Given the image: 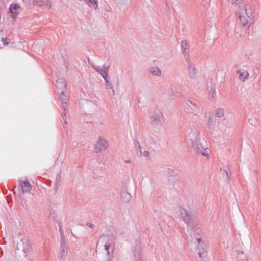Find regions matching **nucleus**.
<instances>
[{
  "mask_svg": "<svg viewBox=\"0 0 261 261\" xmlns=\"http://www.w3.org/2000/svg\"><path fill=\"white\" fill-rule=\"evenodd\" d=\"M41 1L42 0H34V2L39 6L42 7Z\"/></svg>",
  "mask_w": 261,
  "mask_h": 261,
  "instance_id": "4c0bfd02",
  "label": "nucleus"
},
{
  "mask_svg": "<svg viewBox=\"0 0 261 261\" xmlns=\"http://www.w3.org/2000/svg\"><path fill=\"white\" fill-rule=\"evenodd\" d=\"M65 123L66 124H67V122H66V121H65Z\"/></svg>",
  "mask_w": 261,
  "mask_h": 261,
  "instance_id": "49530a36",
  "label": "nucleus"
},
{
  "mask_svg": "<svg viewBox=\"0 0 261 261\" xmlns=\"http://www.w3.org/2000/svg\"><path fill=\"white\" fill-rule=\"evenodd\" d=\"M60 98L62 102L63 109L65 111L66 109L68 106L69 99L67 91H62V92L60 93Z\"/></svg>",
  "mask_w": 261,
  "mask_h": 261,
  "instance_id": "ddd939ff",
  "label": "nucleus"
},
{
  "mask_svg": "<svg viewBox=\"0 0 261 261\" xmlns=\"http://www.w3.org/2000/svg\"><path fill=\"white\" fill-rule=\"evenodd\" d=\"M42 6L43 5L45 6L48 9L50 8L51 5L50 3V0H42L41 1Z\"/></svg>",
  "mask_w": 261,
  "mask_h": 261,
  "instance_id": "c85d7f7f",
  "label": "nucleus"
},
{
  "mask_svg": "<svg viewBox=\"0 0 261 261\" xmlns=\"http://www.w3.org/2000/svg\"><path fill=\"white\" fill-rule=\"evenodd\" d=\"M181 220L186 224L187 226L191 227L190 235L191 238V241L198 244H200L202 241L201 239V229L198 228H192L193 226V216L191 211L186 210L185 207L179 206L178 211Z\"/></svg>",
  "mask_w": 261,
  "mask_h": 261,
  "instance_id": "f257e3e1",
  "label": "nucleus"
},
{
  "mask_svg": "<svg viewBox=\"0 0 261 261\" xmlns=\"http://www.w3.org/2000/svg\"><path fill=\"white\" fill-rule=\"evenodd\" d=\"M68 65H69V63H68L66 65V68H67V67H68Z\"/></svg>",
  "mask_w": 261,
  "mask_h": 261,
  "instance_id": "c03bdc74",
  "label": "nucleus"
},
{
  "mask_svg": "<svg viewBox=\"0 0 261 261\" xmlns=\"http://www.w3.org/2000/svg\"><path fill=\"white\" fill-rule=\"evenodd\" d=\"M187 62L189 64V66H188V70H189V71H192V70L195 71L196 69H195L194 65L193 64H192V63H190V60H189Z\"/></svg>",
  "mask_w": 261,
  "mask_h": 261,
  "instance_id": "2f4dec72",
  "label": "nucleus"
},
{
  "mask_svg": "<svg viewBox=\"0 0 261 261\" xmlns=\"http://www.w3.org/2000/svg\"><path fill=\"white\" fill-rule=\"evenodd\" d=\"M237 73L239 75V79L244 82L249 76V73L247 70L240 69L237 71Z\"/></svg>",
  "mask_w": 261,
  "mask_h": 261,
  "instance_id": "6ab92c4d",
  "label": "nucleus"
},
{
  "mask_svg": "<svg viewBox=\"0 0 261 261\" xmlns=\"http://www.w3.org/2000/svg\"><path fill=\"white\" fill-rule=\"evenodd\" d=\"M91 66L97 72L102 76L105 82H109L108 79V77H109L108 72L110 66L109 64L107 66L105 64L103 65V67H101V66H96L93 64L91 65Z\"/></svg>",
  "mask_w": 261,
  "mask_h": 261,
  "instance_id": "0eeeda50",
  "label": "nucleus"
},
{
  "mask_svg": "<svg viewBox=\"0 0 261 261\" xmlns=\"http://www.w3.org/2000/svg\"><path fill=\"white\" fill-rule=\"evenodd\" d=\"M189 103H190L194 108L193 109H192L191 113H193L194 115H197V112L199 110V108L197 106V105L193 101L188 100Z\"/></svg>",
  "mask_w": 261,
  "mask_h": 261,
  "instance_id": "a878e982",
  "label": "nucleus"
},
{
  "mask_svg": "<svg viewBox=\"0 0 261 261\" xmlns=\"http://www.w3.org/2000/svg\"><path fill=\"white\" fill-rule=\"evenodd\" d=\"M163 117V115L160 110L158 109H155L153 112L150 113V118L151 122L153 125H159L161 124V119Z\"/></svg>",
  "mask_w": 261,
  "mask_h": 261,
  "instance_id": "6e6552de",
  "label": "nucleus"
},
{
  "mask_svg": "<svg viewBox=\"0 0 261 261\" xmlns=\"http://www.w3.org/2000/svg\"><path fill=\"white\" fill-rule=\"evenodd\" d=\"M237 14L239 15L240 22L244 27L249 28L253 24V10L249 5H240Z\"/></svg>",
  "mask_w": 261,
  "mask_h": 261,
  "instance_id": "7ed1b4c3",
  "label": "nucleus"
},
{
  "mask_svg": "<svg viewBox=\"0 0 261 261\" xmlns=\"http://www.w3.org/2000/svg\"><path fill=\"white\" fill-rule=\"evenodd\" d=\"M150 72L153 74L159 76L161 74V71L158 67H151L150 68Z\"/></svg>",
  "mask_w": 261,
  "mask_h": 261,
  "instance_id": "393cba45",
  "label": "nucleus"
},
{
  "mask_svg": "<svg viewBox=\"0 0 261 261\" xmlns=\"http://www.w3.org/2000/svg\"><path fill=\"white\" fill-rule=\"evenodd\" d=\"M141 156H144L145 157H148L149 155V153L148 151H144L143 152L142 151V154H139Z\"/></svg>",
  "mask_w": 261,
  "mask_h": 261,
  "instance_id": "72a5a7b5",
  "label": "nucleus"
},
{
  "mask_svg": "<svg viewBox=\"0 0 261 261\" xmlns=\"http://www.w3.org/2000/svg\"><path fill=\"white\" fill-rule=\"evenodd\" d=\"M19 248L22 249V251L25 254V256L31 254L33 251L30 242L27 238H24L20 240L17 245V249H19Z\"/></svg>",
  "mask_w": 261,
  "mask_h": 261,
  "instance_id": "423d86ee",
  "label": "nucleus"
},
{
  "mask_svg": "<svg viewBox=\"0 0 261 261\" xmlns=\"http://www.w3.org/2000/svg\"><path fill=\"white\" fill-rule=\"evenodd\" d=\"M20 186L23 193H30L32 189V186L30 184L29 180H25L24 181H20Z\"/></svg>",
  "mask_w": 261,
  "mask_h": 261,
  "instance_id": "dca6fc26",
  "label": "nucleus"
},
{
  "mask_svg": "<svg viewBox=\"0 0 261 261\" xmlns=\"http://www.w3.org/2000/svg\"><path fill=\"white\" fill-rule=\"evenodd\" d=\"M181 95L180 94V92H176V93L175 94V96L176 97H179V96H180Z\"/></svg>",
  "mask_w": 261,
  "mask_h": 261,
  "instance_id": "a19ab883",
  "label": "nucleus"
},
{
  "mask_svg": "<svg viewBox=\"0 0 261 261\" xmlns=\"http://www.w3.org/2000/svg\"><path fill=\"white\" fill-rule=\"evenodd\" d=\"M8 39L7 38H2V40L5 45H8L9 42L8 41Z\"/></svg>",
  "mask_w": 261,
  "mask_h": 261,
  "instance_id": "c9c22d12",
  "label": "nucleus"
},
{
  "mask_svg": "<svg viewBox=\"0 0 261 261\" xmlns=\"http://www.w3.org/2000/svg\"><path fill=\"white\" fill-rule=\"evenodd\" d=\"M237 259L238 261H247L246 255L241 251L238 252Z\"/></svg>",
  "mask_w": 261,
  "mask_h": 261,
  "instance_id": "5701e85b",
  "label": "nucleus"
},
{
  "mask_svg": "<svg viewBox=\"0 0 261 261\" xmlns=\"http://www.w3.org/2000/svg\"><path fill=\"white\" fill-rule=\"evenodd\" d=\"M86 225L91 228H93V227H94V225L90 223H87Z\"/></svg>",
  "mask_w": 261,
  "mask_h": 261,
  "instance_id": "ea45409f",
  "label": "nucleus"
},
{
  "mask_svg": "<svg viewBox=\"0 0 261 261\" xmlns=\"http://www.w3.org/2000/svg\"><path fill=\"white\" fill-rule=\"evenodd\" d=\"M142 251L140 246L135 247L134 251V255L135 261H142Z\"/></svg>",
  "mask_w": 261,
  "mask_h": 261,
  "instance_id": "f3484780",
  "label": "nucleus"
},
{
  "mask_svg": "<svg viewBox=\"0 0 261 261\" xmlns=\"http://www.w3.org/2000/svg\"><path fill=\"white\" fill-rule=\"evenodd\" d=\"M216 84L214 83H210V85L207 86V90L208 92V97L210 99L215 98L216 97Z\"/></svg>",
  "mask_w": 261,
  "mask_h": 261,
  "instance_id": "4468645a",
  "label": "nucleus"
},
{
  "mask_svg": "<svg viewBox=\"0 0 261 261\" xmlns=\"http://www.w3.org/2000/svg\"><path fill=\"white\" fill-rule=\"evenodd\" d=\"M80 107L86 114L91 115L96 110V105L91 100L82 99L79 101Z\"/></svg>",
  "mask_w": 261,
  "mask_h": 261,
  "instance_id": "39448f33",
  "label": "nucleus"
},
{
  "mask_svg": "<svg viewBox=\"0 0 261 261\" xmlns=\"http://www.w3.org/2000/svg\"><path fill=\"white\" fill-rule=\"evenodd\" d=\"M20 7L17 4H12L9 8L10 12L12 14V17L14 20H16L17 15L19 13V9Z\"/></svg>",
  "mask_w": 261,
  "mask_h": 261,
  "instance_id": "2eb2a0df",
  "label": "nucleus"
},
{
  "mask_svg": "<svg viewBox=\"0 0 261 261\" xmlns=\"http://www.w3.org/2000/svg\"><path fill=\"white\" fill-rule=\"evenodd\" d=\"M88 1L90 3L93 4L95 10L98 9L97 0H88Z\"/></svg>",
  "mask_w": 261,
  "mask_h": 261,
  "instance_id": "7c9ffc66",
  "label": "nucleus"
},
{
  "mask_svg": "<svg viewBox=\"0 0 261 261\" xmlns=\"http://www.w3.org/2000/svg\"><path fill=\"white\" fill-rule=\"evenodd\" d=\"M115 236L112 235L109 240L107 241L105 245V251L102 253H99L97 257L99 261H110L113 256L114 248L111 247L112 244H114Z\"/></svg>",
  "mask_w": 261,
  "mask_h": 261,
  "instance_id": "20e7f679",
  "label": "nucleus"
},
{
  "mask_svg": "<svg viewBox=\"0 0 261 261\" xmlns=\"http://www.w3.org/2000/svg\"><path fill=\"white\" fill-rule=\"evenodd\" d=\"M106 87L108 89L109 94L111 96H114L115 95V90L113 85V83H106Z\"/></svg>",
  "mask_w": 261,
  "mask_h": 261,
  "instance_id": "4be33fe9",
  "label": "nucleus"
},
{
  "mask_svg": "<svg viewBox=\"0 0 261 261\" xmlns=\"http://www.w3.org/2000/svg\"><path fill=\"white\" fill-rule=\"evenodd\" d=\"M125 162L126 163H130V160H125Z\"/></svg>",
  "mask_w": 261,
  "mask_h": 261,
  "instance_id": "79ce46f5",
  "label": "nucleus"
},
{
  "mask_svg": "<svg viewBox=\"0 0 261 261\" xmlns=\"http://www.w3.org/2000/svg\"><path fill=\"white\" fill-rule=\"evenodd\" d=\"M109 144L108 141L99 137L98 141L95 145V148L97 151L105 150L108 147Z\"/></svg>",
  "mask_w": 261,
  "mask_h": 261,
  "instance_id": "1a4fd4ad",
  "label": "nucleus"
},
{
  "mask_svg": "<svg viewBox=\"0 0 261 261\" xmlns=\"http://www.w3.org/2000/svg\"><path fill=\"white\" fill-rule=\"evenodd\" d=\"M61 180V174H58L56 178V180L55 184V187L56 189V191H57L58 188L60 186V183Z\"/></svg>",
  "mask_w": 261,
  "mask_h": 261,
  "instance_id": "bb28decb",
  "label": "nucleus"
},
{
  "mask_svg": "<svg viewBox=\"0 0 261 261\" xmlns=\"http://www.w3.org/2000/svg\"><path fill=\"white\" fill-rule=\"evenodd\" d=\"M102 256V258H106V255H103V256Z\"/></svg>",
  "mask_w": 261,
  "mask_h": 261,
  "instance_id": "37998d69",
  "label": "nucleus"
},
{
  "mask_svg": "<svg viewBox=\"0 0 261 261\" xmlns=\"http://www.w3.org/2000/svg\"><path fill=\"white\" fill-rule=\"evenodd\" d=\"M120 4H124L128 2V0H117Z\"/></svg>",
  "mask_w": 261,
  "mask_h": 261,
  "instance_id": "58836bf2",
  "label": "nucleus"
},
{
  "mask_svg": "<svg viewBox=\"0 0 261 261\" xmlns=\"http://www.w3.org/2000/svg\"><path fill=\"white\" fill-rule=\"evenodd\" d=\"M189 74H190V77L192 79H195L197 76V73H196V70L195 71L192 70V71H189Z\"/></svg>",
  "mask_w": 261,
  "mask_h": 261,
  "instance_id": "473e14b6",
  "label": "nucleus"
},
{
  "mask_svg": "<svg viewBox=\"0 0 261 261\" xmlns=\"http://www.w3.org/2000/svg\"><path fill=\"white\" fill-rule=\"evenodd\" d=\"M181 48L182 53L184 54L186 61H188L190 59V50H189V44L188 42L186 40H184L181 42Z\"/></svg>",
  "mask_w": 261,
  "mask_h": 261,
  "instance_id": "9b49d317",
  "label": "nucleus"
},
{
  "mask_svg": "<svg viewBox=\"0 0 261 261\" xmlns=\"http://www.w3.org/2000/svg\"><path fill=\"white\" fill-rule=\"evenodd\" d=\"M187 139L191 141L193 148L197 153L201 154L203 156L209 155L210 150L207 147H204L200 142V133L198 129H194L191 130Z\"/></svg>",
  "mask_w": 261,
  "mask_h": 261,
  "instance_id": "f03ea898",
  "label": "nucleus"
},
{
  "mask_svg": "<svg viewBox=\"0 0 261 261\" xmlns=\"http://www.w3.org/2000/svg\"><path fill=\"white\" fill-rule=\"evenodd\" d=\"M56 87L59 93H61L62 91H67L66 83H56Z\"/></svg>",
  "mask_w": 261,
  "mask_h": 261,
  "instance_id": "aec40b11",
  "label": "nucleus"
},
{
  "mask_svg": "<svg viewBox=\"0 0 261 261\" xmlns=\"http://www.w3.org/2000/svg\"><path fill=\"white\" fill-rule=\"evenodd\" d=\"M134 145L136 148V153L139 154H142L141 147L140 142L137 140H135Z\"/></svg>",
  "mask_w": 261,
  "mask_h": 261,
  "instance_id": "b1692460",
  "label": "nucleus"
},
{
  "mask_svg": "<svg viewBox=\"0 0 261 261\" xmlns=\"http://www.w3.org/2000/svg\"><path fill=\"white\" fill-rule=\"evenodd\" d=\"M232 3H235L237 4H240L244 0H230Z\"/></svg>",
  "mask_w": 261,
  "mask_h": 261,
  "instance_id": "e433bc0d",
  "label": "nucleus"
},
{
  "mask_svg": "<svg viewBox=\"0 0 261 261\" xmlns=\"http://www.w3.org/2000/svg\"><path fill=\"white\" fill-rule=\"evenodd\" d=\"M121 197L125 202L128 201L132 198L131 195L126 191H122L121 193Z\"/></svg>",
  "mask_w": 261,
  "mask_h": 261,
  "instance_id": "412c9836",
  "label": "nucleus"
},
{
  "mask_svg": "<svg viewBox=\"0 0 261 261\" xmlns=\"http://www.w3.org/2000/svg\"><path fill=\"white\" fill-rule=\"evenodd\" d=\"M13 193H14V194H15L16 192H15V191H14V192H13Z\"/></svg>",
  "mask_w": 261,
  "mask_h": 261,
  "instance_id": "a18cd8bd",
  "label": "nucleus"
},
{
  "mask_svg": "<svg viewBox=\"0 0 261 261\" xmlns=\"http://www.w3.org/2000/svg\"><path fill=\"white\" fill-rule=\"evenodd\" d=\"M213 121V116L212 114H209L208 115V124H211Z\"/></svg>",
  "mask_w": 261,
  "mask_h": 261,
  "instance_id": "f704fd0d",
  "label": "nucleus"
},
{
  "mask_svg": "<svg viewBox=\"0 0 261 261\" xmlns=\"http://www.w3.org/2000/svg\"><path fill=\"white\" fill-rule=\"evenodd\" d=\"M59 230L61 233V241H66L65 236L64 234V232L62 229V225L60 222H59Z\"/></svg>",
  "mask_w": 261,
  "mask_h": 261,
  "instance_id": "c756f323",
  "label": "nucleus"
},
{
  "mask_svg": "<svg viewBox=\"0 0 261 261\" xmlns=\"http://www.w3.org/2000/svg\"><path fill=\"white\" fill-rule=\"evenodd\" d=\"M68 253V247L66 245V241H61L60 249V257L61 259H64Z\"/></svg>",
  "mask_w": 261,
  "mask_h": 261,
  "instance_id": "f8f14e48",
  "label": "nucleus"
},
{
  "mask_svg": "<svg viewBox=\"0 0 261 261\" xmlns=\"http://www.w3.org/2000/svg\"><path fill=\"white\" fill-rule=\"evenodd\" d=\"M220 172L222 175L226 176V180L229 182L230 180V170L227 166H223L220 168Z\"/></svg>",
  "mask_w": 261,
  "mask_h": 261,
  "instance_id": "a211bd4d",
  "label": "nucleus"
},
{
  "mask_svg": "<svg viewBox=\"0 0 261 261\" xmlns=\"http://www.w3.org/2000/svg\"><path fill=\"white\" fill-rule=\"evenodd\" d=\"M197 253L198 255L199 261H208L207 251L204 246L200 245L197 247Z\"/></svg>",
  "mask_w": 261,
  "mask_h": 261,
  "instance_id": "9d476101",
  "label": "nucleus"
},
{
  "mask_svg": "<svg viewBox=\"0 0 261 261\" xmlns=\"http://www.w3.org/2000/svg\"><path fill=\"white\" fill-rule=\"evenodd\" d=\"M224 115V109L223 108H219L217 110L216 116L218 118H221Z\"/></svg>",
  "mask_w": 261,
  "mask_h": 261,
  "instance_id": "cd10ccee",
  "label": "nucleus"
}]
</instances>
